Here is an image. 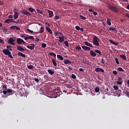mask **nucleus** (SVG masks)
<instances>
[{
  "label": "nucleus",
  "instance_id": "f257e3e1",
  "mask_svg": "<svg viewBox=\"0 0 129 129\" xmlns=\"http://www.w3.org/2000/svg\"><path fill=\"white\" fill-rule=\"evenodd\" d=\"M99 41L100 39L98 38V37L95 36L93 38V43L95 46H97V47H99Z\"/></svg>",
  "mask_w": 129,
  "mask_h": 129
},
{
  "label": "nucleus",
  "instance_id": "f03ea898",
  "mask_svg": "<svg viewBox=\"0 0 129 129\" xmlns=\"http://www.w3.org/2000/svg\"><path fill=\"white\" fill-rule=\"evenodd\" d=\"M108 8L109 9V10H110V11L113 12V13H118V10H117V9L115 8L114 6L109 5Z\"/></svg>",
  "mask_w": 129,
  "mask_h": 129
},
{
  "label": "nucleus",
  "instance_id": "7ed1b4c3",
  "mask_svg": "<svg viewBox=\"0 0 129 129\" xmlns=\"http://www.w3.org/2000/svg\"><path fill=\"white\" fill-rule=\"evenodd\" d=\"M14 19L17 20L18 18H19V10L17 9H14Z\"/></svg>",
  "mask_w": 129,
  "mask_h": 129
},
{
  "label": "nucleus",
  "instance_id": "20e7f679",
  "mask_svg": "<svg viewBox=\"0 0 129 129\" xmlns=\"http://www.w3.org/2000/svg\"><path fill=\"white\" fill-rule=\"evenodd\" d=\"M20 13H21V14H22L23 15H25V16H31V13L28 12L27 11H26L25 10H21L20 11Z\"/></svg>",
  "mask_w": 129,
  "mask_h": 129
},
{
  "label": "nucleus",
  "instance_id": "39448f33",
  "mask_svg": "<svg viewBox=\"0 0 129 129\" xmlns=\"http://www.w3.org/2000/svg\"><path fill=\"white\" fill-rule=\"evenodd\" d=\"M16 41V39H14V38L13 37H11L9 40L8 41V43H9V44H11V45H15V41Z\"/></svg>",
  "mask_w": 129,
  "mask_h": 129
},
{
  "label": "nucleus",
  "instance_id": "423d86ee",
  "mask_svg": "<svg viewBox=\"0 0 129 129\" xmlns=\"http://www.w3.org/2000/svg\"><path fill=\"white\" fill-rule=\"evenodd\" d=\"M17 42L18 45H21V44H26V42L21 38H17Z\"/></svg>",
  "mask_w": 129,
  "mask_h": 129
},
{
  "label": "nucleus",
  "instance_id": "0eeeda50",
  "mask_svg": "<svg viewBox=\"0 0 129 129\" xmlns=\"http://www.w3.org/2000/svg\"><path fill=\"white\" fill-rule=\"evenodd\" d=\"M10 30H16L17 31H20L21 28H19L17 26H12L10 27Z\"/></svg>",
  "mask_w": 129,
  "mask_h": 129
},
{
  "label": "nucleus",
  "instance_id": "6e6552de",
  "mask_svg": "<svg viewBox=\"0 0 129 129\" xmlns=\"http://www.w3.org/2000/svg\"><path fill=\"white\" fill-rule=\"evenodd\" d=\"M27 47L30 50H34L35 48V44H31L30 45H27Z\"/></svg>",
  "mask_w": 129,
  "mask_h": 129
},
{
  "label": "nucleus",
  "instance_id": "1a4fd4ad",
  "mask_svg": "<svg viewBox=\"0 0 129 129\" xmlns=\"http://www.w3.org/2000/svg\"><path fill=\"white\" fill-rule=\"evenodd\" d=\"M47 97H49V98H55V96L53 95V92H49L48 94H47Z\"/></svg>",
  "mask_w": 129,
  "mask_h": 129
},
{
  "label": "nucleus",
  "instance_id": "9d476101",
  "mask_svg": "<svg viewBox=\"0 0 129 129\" xmlns=\"http://www.w3.org/2000/svg\"><path fill=\"white\" fill-rule=\"evenodd\" d=\"M10 52L11 51H10V50L7 49H5L3 50V52L4 53V54H5V55H8L9 53H10Z\"/></svg>",
  "mask_w": 129,
  "mask_h": 129
},
{
  "label": "nucleus",
  "instance_id": "9b49d317",
  "mask_svg": "<svg viewBox=\"0 0 129 129\" xmlns=\"http://www.w3.org/2000/svg\"><path fill=\"white\" fill-rule=\"evenodd\" d=\"M95 70L96 72H104V70L102 69H100V68H97Z\"/></svg>",
  "mask_w": 129,
  "mask_h": 129
},
{
  "label": "nucleus",
  "instance_id": "f8f14e48",
  "mask_svg": "<svg viewBox=\"0 0 129 129\" xmlns=\"http://www.w3.org/2000/svg\"><path fill=\"white\" fill-rule=\"evenodd\" d=\"M84 44H85V45H86V46H88V47H93V46L92 45V44H91V43H90L87 41H85Z\"/></svg>",
  "mask_w": 129,
  "mask_h": 129
},
{
  "label": "nucleus",
  "instance_id": "ddd939ff",
  "mask_svg": "<svg viewBox=\"0 0 129 129\" xmlns=\"http://www.w3.org/2000/svg\"><path fill=\"white\" fill-rule=\"evenodd\" d=\"M90 55L92 56V57H96V55L97 54L94 52H93V50H91L90 51Z\"/></svg>",
  "mask_w": 129,
  "mask_h": 129
},
{
  "label": "nucleus",
  "instance_id": "4468645a",
  "mask_svg": "<svg viewBox=\"0 0 129 129\" xmlns=\"http://www.w3.org/2000/svg\"><path fill=\"white\" fill-rule=\"evenodd\" d=\"M82 48L83 50H86V51H90V47L86 46H83Z\"/></svg>",
  "mask_w": 129,
  "mask_h": 129
},
{
  "label": "nucleus",
  "instance_id": "2eb2a0df",
  "mask_svg": "<svg viewBox=\"0 0 129 129\" xmlns=\"http://www.w3.org/2000/svg\"><path fill=\"white\" fill-rule=\"evenodd\" d=\"M48 13H49V18H52V17L54 16V14H53V11L48 10Z\"/></svg>",
  "mask_w": 129,
  "mask_h": 129
},
{
  "label": "nucleus",
  "instance_id": "dca6fc26",
  "mask_svg": "<svg viewBox=\"0 0 129 129\" xmlns=\"http://www.w3.org/2000/svg\"><path fill=\"white\" fill-rule=\"evenodd\" d=\"M12 22H13V19H8L5 21V23H6V24H10V23H12Z\"/></svg>",
  "mask_w": 129,
  "mask_h": 129
},
{
  "label": "nucleus",
  "instance_id": "f3484780",
  "mask_svg": "<svg viewBox=\"0 0 129 129\" xmlns=\"http://www.w3.org/2000/svg\"><path fill=\"white\" fill-rule=\"evenodd\" d=\"M63 63H64V64H71L72 62L71 61L68 59H64Z\"/></svg>",
  "mask_w": 129,
  "mask_h": 129
},
{
  "label": "nucleus",
  "instance_id": "a211bd4d",
  "mask_svg": "<svg viewBox=\"0 0 129 129\" xmlns=\"http://www.w3.org/2000/svg\"><path fill=\"white\" fill-rule=\"evenodd\" d=\"M17 50L18 51H21V52H24V51H25V49L22 47V46L17 47Z\"/></svg>",
  "mask_w": 129,
  "mask_h": 129
},
{
  "label": "nucleus",
  "instance_id": "6ab92c4d",
  "mask_svg": "<svg viewBox=\"0 0 129 129\" xmlns=\"http://www.w3.org/2000/svg\"><path fill=\"white\" fill-rule=\"evenodd\" d=\"M53 92L54 93H59L60 92V88H55L53 89Z\"/></svg>",
  "mask_w": 129,
  "mask_h": 129
},
{
  "label": "nucleus",
  "instance_id": "aec40b11",
  "mask_svg": "<svg viewBox=\"0 0 129 129\" xmlns=\"http://www.w3.org/2000/svg\"><path fill=\"white\" fill-rule=\"evenodd\" d=\"M109 42H110L111 44H113V45H115L116 46H117L118 45V43L117 42H114L112 40H109Z\"/></svg>",
  "mask_w": 129,
  "mask_h": 129
},
{
  "label": "nucleus",
  "instance_id": "412c9836",
  "mask_svg": "<svg viewBox=\"0 0 129 129\" xmlns=\"http://www.w3.org/2000/svg\"><path fill=\"white\" fill-rule=\"evenodd\" d=\"M46 31H47V32H48V33H49L50 34H52V30L50 29V28H49V27H46Z\"/></svg>",
  "mask_w": 129,
  "mask_h": 129
},
{
  "label": "nucleus",
  "instance_id": "4be33fe9",
  "mask_svg": "<svg viewBox=\"0 0 129 129\" xmlns=\"http://www.w3.org/2000/svg\"><path fill=\"white\" fill-rule=\"evenodd\" d=\"M18 56H21V57H23V58H26V55H25L23 53H22L21 52H18Z\"/></svg>",
  "mask_w": 129,
  "mask_h": 129
},
{
  "label": "nucleus",
  "instance_id": "5701e85b",
  "mask_svg": "<svg viewBox=\"0 0 129 129\" xmlns=\"http://www.w3.org/2000/svg\"><path fill=\"white\" fill-rule=\"evenodd\" d=\"M109 30L112 31V32L115 31V32H116V33H117V30H116V29H115V28H114L110 27V28L109 29Z\"/></svg>",
  "mask_w": 129,
  "mask_h": 129
},
{
  "label": "nucleus",
  "instance_id": "b1692460",
  "mask_svg": "<svg viewBox=\"0 0 129 129\" xmlns=\"http://www.w3.org/2000/svg\"><path fill=\"white\" fill-rule=\"evenodd\" d=\"M120 58L123 60H126V56H125L124 55H120Z\"/></svg>",
  "mask_w": 129,
  "mask_h": 129
},
{
  "label": "nucleus",
  "instance_id": "393cba45",
  "mask_svg": "<svg viewBox=\"0 0 129 129\" xmlns=\"http://www.w3.org/2000/svg\"><path fill=\"white\" fill-rule=\"evenodd\" d=\"M57 57L58 58V59H59V60H63V56H62V55L60 54H57Z\"/></svg>",
  "mask_w": 129,
  "mask_h": 129
},
{
  "label": "nucleus",
  "instance_id": "a878e982",
  "mask_svg": "<svg viewBox=\"0 0 129 129\" xmlns=\"http://www.w3.org/2000/svg\"><path fill=\"white\" fill-rule=\"evenodd\" d=\"M94 51L95 53H97L98 54H99V55H101V51H100L99 50L95 49Z\"/></svg>",
  "mask_w": 129,
  "mask_h": 129
},
{
  "label": "nucleus",
  "instance_id": "bb28decb",
  "mask_svg": "<svg viewBox=\"0 0 129 129\" xmlns=\"http://www.w3.org/2000/svg\"><path fill=\"white\" fill-rule=\"evenodd\" d=\"M28 10L31 12V13H34V12H36V10L32 8H28Z\"/></svg>",
  "mask_w": 129,
  "mask_h": 129
},
{
  "label": "nucleus",
  "instance_id": "cd10ccee",
  "mask_svg": "<svg viewBox=\"0 0 129 129\" xmlns=\"http://www.w3.org/2000/svg\"><path fill=\"white\" fill-rule=\"evenodd\" d=\"M44 28L43 27H41L39 30V33L42 34V33H44Z\"/></svg>",
  "mask_w": 129,
  "mask_h": 129
},
{
  "label": "nucleus",
  "instance_id": "c85d7f7f",
  "mask_svg": "<svg viewBox=\"0 0 129 129\" xmlns=\"http://www.w3.org/2000/svg\"><path fill=\"white\" fill-rule=\"evenodd\" d=\"M59 40V42L60 43H62V42H64V38L61 37H58Z\"/></svg>",
  "mask_w": 129,
  "mask_h": 129
},
{
  "label": "nucleus",
  "instance_id": "c756f323",
  "mask_svg": "<svg viewBox=\"0 0 129 129\" xmlns=\"http://www.w3.org/2000/svg\"><path fill=\"white\" fill-rule=\"evenodd\" d=\"M118 71H119V72H124V70H123L121 68H117Z\"/></svg>",
  "mask_w": 129,
  "mask_h": 129
},
{
  "label": "nucleus",
  "instance_id": "7c9ffc66",
  "mask_svg": "<svg viewBox=\"0 0 129 129\" xmlns=\"http://www.w3.org/2000/svg\"><path fill=\"white\" fill-rule=\"evenodd\" d=\"M52 62L54 66H57V62H56V60L53 59H52Z\"/></svg>",
  "mask_w": 129,
  "mask_h": 129
},
{
  "label": "nucleus",
  "instance_id": "2f4dec72",
  "mask_svg": "<svg viewBox=\"0 0 129 129\" xmlns=\"http://www.w3.org/2000/svg\"><path fill=\"white\" fill-rule=\"evenodd\" d=\"M48 73H49V74H50V75H53V74H54V71L49 69L48 70Z\"/></svg>",
  "mask_w": 129,
  "mask_h": 129
},
{
  "label": "nucleus",
  "instance_id": "473e14b6",
  "mask_svg": "<svg viewBox=\"0 0 129 129\" xmlns=\"http://www.w3.org/2000/svg\"><path fill=\"white\" fill-rule=\"evenodd\" d=\"M7 50H8L9 51H13V49H12V46L10 45H8L7 46Z\"/></svg>",
  "mask_w": 129,
  "mask_h": 129
},
{
  "label": "nucleus",
  "instance_id": "72a5a7b5",
  "mask_svg": "<svg viewBox=\"0 0 129 129\" xmlns=\"http://www.w3.org/2000/svg\"><path fill=\"white\" fill-rule=\"evenodd\" d=\"M107 24L109 26H111V20L108 19H107Z\"/></svg>",
  "mask_w": 129,
  "mask_h": 129
},
{
  "label": "nucleus",
  "instance_id": "f704fd0d",
  "mask_svg": "<svg viewBox=\"0 0 129 129\" xmlns=\"http://www.w3.org/2000/svg\"><path fill=\"white\" fill-rule=\"evenodd\" d=\"M28 39L32 40V41H34V40H35V38L33 37V36H28Z\"/></svg>",
  "mask_w": 129,
  "mask_h": 129
},
{
  "label": "nucleus",
  "instance_id": "c9c22d12",
  "mask_svg": "<svg viewBox=\"0 0 129 129\" xmlns=\"http://www.w3.org/2000/svg\"><path fill=\"white\" fill-rule=\"evenodd\" d=\"M64 45H65V46H66V47H69V43H68V41H64Z\"/></svg>",
  "mask_w": 129,
  "mask_h": 129
},
{
  "label": "nucleus",
  "instance_id": "e433bc0d",
  "mask_svg": "<svg viewBox=\"0 0 129 129\" xmlns=\"http://www.w3.org/2000/svg\"><path fill=\"white\" fill-rule=\"evenodd\" d=\"M95 92H99V87H96L95 89Z\"/></svg>",
  "mask_w": 129,
  "mask_h": 129
},
{
  "label": "nucleus",
  "instance_id": "4c0bfd02",
  "mask_svg": "<svg viewBox=\"0 0 129 129\" xmlns=\"http://www.w3.org/2000/svg\"><path fill=\"white\" fill-rule=\"evenodd\" d=\"M2 88H3V89H4V90H7V89L8 88V87H7V85H3Z\"/></svg>",
  "mask_w": 129,
  "mask_h": 129
},
{
  "label": "nucleus",
  "instance_id": "58836bf2",
  "mask_svg": "<svg viewBox=\"0 0 129 129\" xmlns=\"http://www.w3.org/2000/svg\"><path fill=\"white\" fill-rule=\"evenodd\" d=\"M76 49L77 50H78V51H81V50L82 49H81V47L80 46H76Z\"/></svg>",
  "mask_w": 129,
  "mask_h": 129
},
{
  "label": "nucleus",
  "instance_id": "ea45409f",
  "mask_svg": "<svg viewBox=\"0 0 129 129\" xmlns=\"http://www.w3.org/2000/svg\"><path fill=\"white\" fill-rule=\"evenodd\" d=\"M8 55V57H10V58H12V59L14 58V57H13V55H12L11 52H10L9 54H7Z\"/></svg>",
  "mask_w": 129,
  "mask_h": 129
},
{
  "label": "nucleus",
  "instance_id": "a19ab883",
  "mask_svg": "<svg viewBox=\"0 0 129 129\" xmlns=\"http://www.w3.org/2000/svg\"><path fill=\"white\" fill-rule=\"evenodd\" d=\"M80 18H81V19H82V20H86V17H84L83 15H80Z\"/></svg>",
  "mask_w": 129,
  "mask_h": 129
},
{
  "label": "nucleus",
  "instance_id": "79ce46f5",
  "mask_svg": "<svg viewBox=\"0 0 129 129\" xmlns=\"http://www.w3.org/2000/svg\"><path fill=\"white\" fill-rule=\"evenodd\" d=\"M49 55H50V56H53V57H56V54L53 52H50Z\"/></svg>",
  "mask_w": 129,
  "mask_h": 129
},
{
  "label": "nucleus",
  "instance_id": "37998d69",
  "mask_svg": "<svg viewBox=\"0 0 129 129\" xmlns=\"http://www.w3.org/2000/svg\"><path fill=\"white\" fill-rule=\"evenodd\" d=\"M36 11L39 14H43V11H42L41 10L37 9Z\"/></svg>",
  "mask_w": 129,
  "mask_h": 129
},
{
  "label": "nucleus",
  "instance_id": "c03bdc74",
  "mask_svg": "<svg viewBox=\"0 0 129 129\" xmlns=\"http://www.w3.org/2000/svg\"><path fill=\"white\" fill-rule=\"evenodd\" d=\"M116 83H117V84H118V85H121V84H122V81H117L116 82Z\"/></svg>",
  "mask_w": 129,
  "mask_h": 129
},
{
  "label": "nucleus",
  "instance_id": "a18cd8bd",
  "mask_svg": "<svg viewBox=\"0 0 129 129\" xmlns=\"http://www.w3.org/2000/svg\"><path fill=\"white\" fill-rule=\"evenodd\" d=\"M28 69H33L34 68V66L33 65H29L28 66Z\"/></svg>",
  "mask_w": 129,
  "mask_h": 129
},
{
  "label": "nucleus",
  "instance_id": "49530a36",
  "mask_svg": "<svg viewBox=\"0 0 129 129\" xmlns=\"http://www.w3.org/2000/svg\"><path fill=\"white\" fill-rule=\"evenodd\" d=\"M41 47L42 48H46V47H47V44H46V43H42Z\"/></svg>",
  "mask_w": 129,
  "mask_h": 129
},
{
  "label": "nucleus",
  "instance_id": "de8ad7c7",
  "mask_svg": "<svg viewBox=\"0 0 129 129\" xmlns=\"http://www.w3.org/2000/svg\"><path fill=\"white\" fill-rule=\"evenodd\" d=\"M125 94L126 96L129 98V92L126 91L125 92Z\"/></svg>",
  "mask_w": 129,
  "mask_h": 129
},
{
  "label": "nucleus",
  "instance_id": "09e8293b",
  "mask_svg": "<svg viewBox=\"0 0 129 129\" xmlns=\"http://www.w3.org/2000/svg\"><path fill=\"white\" fill-rule=\"evenodd\" d=\"M2 30L4 31V32H5V33H7V32H8V29L5 27H3L2 28Z\"/></svg>",
  "mask_w": 129,
  "mask_h": 129
},
{
  "label": "nucleus",
  "instance_id": "8fccbe9b",
  "mask_svg": "<svg viewBox=\"0 0 129 129\" xmlns=\"http://www.w3.org/2000/svg\"><path fill=\"white\" fill-rule=\"evenodd\" d=\"M115 61H116V64H117V65H119V61H118V58H115Z\"/></svg>",
  "mask_w": 129,
  "mask_h": 129
},
{
  "label": "nucleus",
  "instance_id": "3c124183",
  "mask_svg": "<svg viewBox=\"0 0 129 129\" xmlns=\"http://www.w3.org/2000/svg\"><path fill=\"white\" fill-rule=\"evenodd\" d=\"M43 78H44V79H45V80H48L49 77H48V76H47V75H44L43 76Z\"/></svg>",
  "mask_w": 129,
  "mask_h": 129
},
{
  "label": "nucleus",
  "instance_id": "603ef678",
  "mask_svg": "<svg viewBox=\"0 0 129 129\" xmlns=\"http://www.w3.org/2000/svg\"><path fill=\"white\" fill-rule=\"evenodd\" d=\"M11 92H13V90L10 89H7V93H11Z\"/></svg>",
  "mask_w": 129,
  "mask_h": 129
},
{
  "label": "nucleus",
  "instance_id": "864d4df0",
  "mask_svg": "<svg viewBox=\"0 0 129 129\" xmlns=\"http://www.w3.org/2000/svg\"><path fill=\"white\" fill-rule=\"evenodd\" d=\"M113 88H114V90H117V89H118V86H113Z\"/></svg>",
  "mask_w": 129,
  "mask_h": 129
},
{
  "label": "nucleus",
  "instance_id": "5fc2aeb1",
  "mask_svg": "<svg viewBox=\"0 0 129 129\" xmlns=\"http://www.w3.org/2000/svg\"><path fill=\"white\" fill-rule=\"evenodd\" d=\"M72 78H73V79H76V76H75L74 74H72Z\"/></svg>",
  "mask_w": 129,
  "mask_h": 129
},
{
  "label": "nucleus",
  "instance_id": "6e6d98bb",
  "mask_svg": "<svg viewBox=\"0 0 129 129\" xmlns=\"http://www.w3.org/2000/svg\"><path fill=\"white\" fill-rule=\"evenodd\" d=\"M54 20H55V21H56V20H59V16H55Z\"/></svg>",
  "mask_w": 129,
  "mask_h": 129
},
{
  "label": "nucleus",
  "instance_id": "4d7b16f0",
  "mask_svg": "<svg viewBox=\"0 0 129 129\" xmlns=\"http://www.w3.org/2000/svg\"><path fill=\"white\" fill-rule=\"evenodd\" d=\"M76 30H77L78 31H79L80 30V27L78 26H76Z\"/></svg>",
  "mask_w": 129,
  "mask_h": 129
},
{
  "label": "nucleus",
  "instance_id": "13d9d810",
  "mask_svg": "<svg viewBox=\"0 0 129 129\" xmlns=\"http://www.w3.org/2000/svg\"><path fill=\"white\" fill-rule=\"evenodd\" d=\"M113 74H114V75H117V72H116V71H113Z\"/></svg>",
  "mask_w": 129,
  "mask_h": 129
},
{
  "label": "nucleus",
  "instance_id": "bf43d9fd",
  "mask_svg": "<svg viewBox=\"0 0 129 129\" xmlns=\"http://www.w3.org/2000/svg\"><path fill=\"white\" fill-rule=\"evenodd\" d=\"M3 93H4V94L5 95H7V93H8V91L4 90V91H3Z\"/></svg>",
  "mask_w": 129,
  "mask_h": 129
},
{
  "label": "nucleus",
  "instance_id": "052dcab7",
  "mask_svg": "<svg viewBox=\"0 0 129 129\" xmlns=\"http://www.w3.org/2000/svg\"><path fill=\"white\" fill-rule=\"evenodd\" d=\"M28 32H29V33H31V34H33L34 33V31L30 30V29H27Z\"/></svg>",
  "mask_w": 129,
  "mask_h": 129
},
{
  "label": "nucleus",
  "instance_id": "680f3d73",
  "mask_svg": "<svg viewBox=\"0 0 129 129\" xmlns=\"http://www.w3.org/2000/svg\"><path fill=\"white\" fill-rule=\"evenodd\" d=\"M117 93H118L119 95H120V94H121V91L120 90H118Z\"/></svg>",
  "mask_w": 129,
  "mask_h": 129
},
{
  "label": "nucleus",
  "instance_id": "e2e57ef3",
  "mask_svg": "<svg viewBox=\"0 0 129 129\" xmlns=\"http://www.w3.org/2000/svg\"><path fill=\"white\" fill-rule=\"evenodd\" d=\"M86 64H87V65H91V62L89 61H86Z\"/></svg>",
  "mask_w": 129,
  "mask_h": 129
},
{
  "label": "nucleus",
  "instance_id": "0e129e2a",
  "mask_svg": "<svg viewBox=\"0 0 129 129\" xmlns=\"http://www.w3.org/2000/svg\"><path fill=\"white\" fill-rule=\"evenodd\" d=\"M104 63H105V61H104V59L102 58L101 63L104 64Z\"/></svg>",
  "mask_w": 129,
  "mask_h": 129
},
{
  "label": "nucleus",
  "instance_id": "69168bd1",
  "mask_svg": "<svg viewBox=\"0 0 129 129\" xmlns=\"http://www.w3.org/2000/svg\"><path fill=\"white\" fill-rule=\"evenodd\" d=\"M118 81H119V82L122 81V78L119 77L118 78Z\"/></svg>",
  "mask_w": 129,
  "mask_h": 129
},
{
  "label": "nucleus",
  "instance_id": "338daca9",
  "mask_svg": "<svg viewBox=\"0 0 129 129\" xmlns=\"http://www.w3.org/2000/svg\"><path fill=\"white\" fill-rule=\"evenodd\" d=\"M39 41H40V39H39V38H35V41L36 42H39Z\"/></svg>",
  "mask_w": 129,
  "mask_h": 129
},
{
  "label": "nucleus",
  "instance_id": "774afa93",
  "mask_svg": "<svg viewBox=\"0 0 129 129\" xmlns=\"http://www.w3.org/2000/svg\"><path fill=\"white\" fill-rule=\"evenodd\" d=\"M34 80L36 81V82H39L40 81V80L38 79H35Z\"/></svg>",
  "mask_w": 129,
  "mask_h": 129
}]
</instances>
